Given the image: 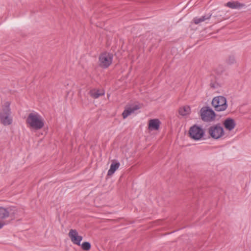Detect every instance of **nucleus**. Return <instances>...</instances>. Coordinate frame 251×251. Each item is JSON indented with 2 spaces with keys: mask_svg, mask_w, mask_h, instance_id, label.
Segmentation results:
<instances>
[{
  "mask_svg": "<svg viewBox=\"0 0 251 251\" xmlns=\"http://www.w3.org/2000/svg\"><path fill=\"white\" fill-rule=\"evenodd\" d=\"M14 207H9L5 208L2 207H0V219H3L7 218L9 215H13L16 214V212L13 209Z\"/></svg>",
  "mask_w": 251,
  "mask_h": 251,
  "instance_id": "9d476101",
  "label": "nucleus"
},
{
  "mask_svg": "<svg viewBox=\"0 0 251 251\" xmlns=\"http://www.w3.org/2000/svg\"><path fill=\"white\" fill-rule=\"evenodd\" d=\"M113 55L109 52H103L99 56V65L102 68H108L112 63Z\"/></svg>",
  "mask_w": 251,
  "mask_h": 251,
  "instance_id": "0eeeda50",
  "label": "nucleus"
},
{
  "mask_svg": "<svg viewBox=\"0 0 251 251\" xmlns=\"http://www.w3.org/2000/svg\"><path fill=\"white\" fill-rule=\"evenodd\" d=\"M208 132L214 139H218L224 135V129L220 124L210 126L208 129Z\"/></svg>",
  "mask_w": 251,
  "mask_h": 251,
  "instance_id": "423d86ee",
  "label": "nucleus"
},
{
  "mask_svg": "<svg viewBox=\"0 0 251 251\" xmlns=\"http://www.w3.org/2000/svg\"><path fill=\"white\" fill-rule=\"evenodd\" d=\"M10 105L9 101L5 102L0 111V121L4 126L10 125L13 121Z\"/></svg>",
  "mask_w": 251,
  "mask_h": 251,
  "instance_id": "f03ea898",
  "label": "nucleus"
},
{
  "mask_svg": "<svg viewBox=\"0 0 251 251\" xmlns=\"http://www.w3.org/2000/svg\"><path fill=\"white\" fill-rule=\"evenodd\" d=\"M212 14L208 13L202 16L201 17H195L193 19L194 23L196 24H199L201 22H203L207 20H209L211 17Z\"/></svg>",
  "mask_w": 251,
  "mask_h": 251,
  "instance_id": "ddd939ff",
  "label": "nucleus"
},
{
  "mask_svg": "<svg viewBox=\"0 0 251 251\" xmlns=\"http://www.w3.org/2000/svg\"><path fill=\"white\" fill-rule=\"evenodd\" d=\"M26 121L29 126L33 129L39 130L42 128L44 126V119L37 112L29 113Z\"/></svg>",
  "mask_w": 251,
  "mask_h": 251,
  "instance_id": "f257e3e1",
  "label": "nucleus"
},
{
  "mask_svg": "<svg viewBox=\"0 0 251 251\" xmlns=\"http://www.w3.org/2000/svg\"><path fill=\"white\" fill-rule=\"evenodd\" d=\"M212 105L216 111H225L227 107L226 99L223 96L215 97L212 101Z\"/></svg>",
  "mask_w": 251,
  "mask_h": 251,
  "instance_id": "20e7f679",
  "label": "nucleus"
},
{
  "mask_svg": "<svg viewBox=\"0 0 251 251\" xmlns=\"http://www.w3.org/2000/svg\"><path fill=\"white\" fill-rule=\"evenodd\" d=\"M140 108V106L138 104H131L127 106L124 112L122 113V115L124 119L126 118L129 115L135 112L136 110Z\"/></svg>",
  "mask_w": 251,
  "mask_h": 251,
  "instance_id": "1a4fd4ad",
  "label": "nucleus"
},
{
  "mask_svg": "<svg viewBox=\"0 0 251 251\" xmlns=\"http://www.w3.org/2000/svg\"><path fill=\"white\" fill-rule=\"evenodd\" d=\"M224 125L226 129L231 131L235 128L236 123L233 119L228 118L224 121Z\"/></svg>",
  "mask_w": 251,
  "mask_h": 251,
  "instance_id": "9b49d317",
  "label": "nucleus"
},
{
  "mask_svg": "<svg viewBox=\"0 0 251 251\" xmlns=\"http://www.w3.org/2000/svg\"><path fill=\"white\" fill-rule=\"evenodd\" d=\"M81 248L84 251H89L91 247V244L89 242H85L82 243V244H80Z\"/></svg>",
  "mask_w": 251,
  "mask_h": 251,
  "instance_id": "a211bd4d",
  "label": "nucleus"
},
{
  "mask_svg": "<svg viewBox=\"0 0 251 251\" xmlns=\"http://www.w3.org/2000/svg\"><path fill=\"white\" fill-rule=\"evenodd\" d=\"M68 235L74 244L78 246L80 245V243L83 239V237L78 234L76 229H72L70 230Z\"/></svg>",
  "mask_w": 251,
  "mask_h": 251,
  "instance_id": "6e6552de",
  "label": "nucleus"
},
{
  "mask_svg": "<svg viewBox=\"0 0 251 251\" xmlns=\"http://www.w3.org/2000/svg\"><path fill=\"white\" fill-rule=\"evenodd\" d=\"M90 95L92 98L97 99L104 95V91L103 90L93 89L90 91Z\"/></svg>",
  "mask_w": 251,
  "mask_h": 251,
  "instance_id": "2eb2a0df",
  "label": "nucleus"
},
{
  "mask_svg": "<svg viewBox=\"0 0 251 251\" xmlns=\"http://www.w3.org/2000/svg\"><path fill=\"white\" fill-rule=\"evenodd\" d=\"M4 225V223L0 222V229Z\"/></svg>",
  "mask_w": 251,
  "mask_h": 251,
  "instance_id": "aec40b11",
  "label": "nucleus"
},
{
  "mask_svg": "<svg viewBox=\"0 0 251 251\" xmlns=\"http://www.w3.org/2000/svg\"><path fill=\"white\" fill-rule=\"evenodd\" d=\"M179 113L183 116L189 115L191 113V108L188 105L183 106L179 108Z\"/></svg>",
  "mask_w": 251,
  "mask_h": 251,
  "instance_id": "dca6fc26",
  "label": "nucleus"
},
{
  "mask_svg": "<svg viewBox=\"0 0 251 251\" xmlns=\"http://www.w3.org/2000/svg\"><path fill=\"white\" fill-rule=\"evenodd\" d=\"M160 125V122L158 119H151L149 121V129L151 130H157L159 129Z\"/></svg>",
  "mask_w": 251,
  "mask_h": 251,
  "instance_id": "f8f14e48",
  "label": "nucleus"
},
{
  "mask_svg": "<svg viewBox=\"0 0 251 251\" xmlns=\"http://www.w3.org/2000/svg\"><path fill=\"white\" fill-rule=\"evenodd\" d=\"M226 5L231 9H240L243 7L245 4L238 1H229L226 3Z\"/></svg>",
  "mask_w": 251,
  "mask_h": 251,
  "instance_id": "4468645a",
  "label": "nucleus"
},
{
  "mask_svg": "<svg viewBox=\"0 0 251 251\" xmlns=\"http://www.w3.org/2000/svg\"><path fill=\"white\" fill-rule=\"evenodd\" d=\"M200 116L201 119L204 122H211L215 118L214 111L209 106L202 107L200 110Z\"/></svg>",
  "mask_w": 251,
  "mask_h": 251,
  "instance_id": "39448f33",
  "label": "nucleus"
},
{
  "mask_svg": "<svg viewBox=\"0 0 251 251\" xmlns=\"http://www.w3.org/2000/svg\"><path fill=\"white\" fill-rule=\"evenodd\" d=\"M120 163L119 162L112 163L110 167V169L108 171L107 175L108 176L112 175L119 168Z\"/></svg>",
  "mask_w": 251,
  "mask_h": 251,
  "instance_id": "f3484780",
  "label": "nucleus"
},
{
  "mask_svg": "<svg viewBox=\"0 0 251 251\" xmlns=\"http://www.w3.org/2000/svg\"><path fill=\"white\" fill-rule=\"evenodd\" d=\"M235 61V59L234 56H230L227 60V63L229 64H232L234 63Z\"/></svg>",
  "mask_w": 251,
  "mask_h": 251,
  "instance_id": "6ab92c4d",
  "label": "nucleus"
},
{
  "mask_svg": "<svg viewBox=\"0 0 251 251\" xmlns=\"http://www.w3.org/2000/svg\"><path fill=\"white\" fill-rule=\"evenodd\" d=\"M189 133L191 138L199 141L202 139L205 132L201 126L194 125L190 128Z\"/></svg>",
  "mask_w": 251,
  "mask_h": 251,
  "instance_id": "7ed1b4c3",
  "label": "nucleus"
}]
</instances>
